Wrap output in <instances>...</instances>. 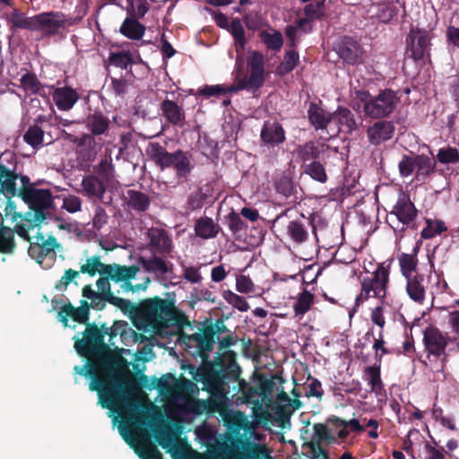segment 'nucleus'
<instances>
[{"instance_id":"1","label":"nucleus","mask_w":459,"mask_h":459,"mask_svg":"<svg viewBox=\"0 0 459 459\" xmlns=\"http://www.w3.org/2000/svg\"><path fill=\"white\" fill-rule=\"evenodd\" d=\"M82 334V338L79 333L74 336V348L81 357L87 359V362L82 367L75 366V373L91 378L90 390L98 392L99 402L103 408L124 411L134 423L143 425L144 420L150 418L149 408L144 411L119 379L100 377L101 372L109 371L112 368L111 349L103 339L101 329L95 323L87 324Z\"/></svg>"},{"instance_id":"2","label":"nucleus","mask_w":459,"mask_h":459,"mask_svg":"<svg viewBox=\"0 0 459 459\" xmlns=\"http://www.w3.org/2000/svg\"><path fill=\"white\" fill-rule=\"evenodd\" d=\"M20 196L29 207L22 217V222L15 225L16 233L24 240H30L29 230L39 226L54 208V199L50 190L33 186L28 176L21 178Z\"/></svg>"},{"instance_id":"3","label":"nucleus","mask_w":459,"mask_h":459,"mask_svg":"<svg viewBox=\"0 0 459 459\" xmlns=\"http://www.w3.org/2000/svg\"><path fill=\"white\" fill-rule=\"evenodd\" d=\"M124 313H128L134 325L139 330L158 332L167 327L174 319L177 312L173 301L163 299L158 296L143 300L140 304L129 301Z\"/></svg>"},{"instance_id":"4","label":"nucleus","mask_w":459,"mask_h":459,"mask_svg":"<svg viewBox=\"0 0 459 459\" xmlns=\"http://www.w3.org/2000/svg\"><path fill=\"white\" fill-rule=\"evenodd\" d=\"M247 65L250 68L249 76L244 71L243 65L237 59L235 80L230 86L205 85L198 91V94L206 98L227 93L237 92L244 90L257 91L264 82V57L258 51H253L247 59Z\"/></svg>"},{"instance_id":"5","label":"nucleus","mask_w":459,"mask_h":459,"mask_svg":"<svg viewBox=\"0 0 459 459\" xmlns=\"http://www.w3.org/2000/svg\"><path fill=\"white\" fill-rule=\"evenodd\" d=\"M271 413L263 408L259 401L252 409V420L240 411H234L224 416V425L230 436L254 437V440L262 441L264 435L256 432L259 426L271 420Z\"/></svg>"},{"instance_id":"6","label":"nucleus","mask_w":459,"mask_h":459,"mask_svg":"<svg viewBox=\"0 0 459 459\" xmlns=\"http://www.w3.org/2000/svg\"><path fill=\"white\" fill-rule=\"evenodd\" d=\"M225 332H229V329L222 318H218L215 322L210 320L199 328L198 333L183 336L185 350L192 357L206 361L212 351L216 337Z\"/></svg>"},{"instance_id":"7","label":"nucleus","mask_w":459,"mask_h":459,"mask_svg":"<svg viewBox=\"0 0 459 459\" xmlns=\"http://www.w3.org/2000/svg\"><path fill=\"white\" fill-rule=\"evenodd\" d=\"M145 152L149 160L161 171L173 168L178 179L186 181L194 168L186 152L179 149L174 152H169L157 142L149 143Z\"/></svg>"},{"instance_id":"8","label":"nucleus","mask_w":459,"mask_h":459,"mask_svg":"<svg viewBox=\"0 0 459 459\" xmlns=\"http://www.w3.org/2000/svg\"><path fill=\"white\" fill-rule=\"evenodd\" d=\"M357 96L364 104L363 111L365 116L372 119L389 117L400 102V97L397 92L391 89L382 90L375 96H372L367 91H358Z\"/></svg>"},{"instance_id":"9","label":"nucleus","mask_w":459,"mask_h":459,"mask_svg":"<svg viewBox=\"0 0 459 459\" xmlns=\"http://www.w3.org/2000/svg\"><path fill=\"white\" fill-rule=\"evenodd\" d=\"M422 342L428 359L434 357L436 359H441L445 363L451 353L459 352L455 348V340L437 326L429 325L423 330Z\"/></svg>"},{"instance_id":"10","label":"nucleus","mask_w":459,"mask_h":459,"mask_svg":"<svg viewBox=\"0 0 459 459\" xmlns=\"http://www.w3.org/2000/svg\"><path fill=\"white\" fill-rule=\"evenodd\" d=\"M389 274V267L381 264L370 276L363 277L360 280V293L355 299V306H359L370 298L377 299L380 303L385 304Z\"/></svg>"},{"instance_id":"11","label":"nucleus","mask_w":459,"mask_h":459,"mask_svg":"<svg viewBox=\"0 0 459 459\" xmlns=\"http://www.w3.org/2000/svg\"><path fill=\"white\" fill-rule=\"evenodd\" d=\"M159 445L166 449L172 459H226L232 454V448L226 443L219 446L216 455L208 453H200L194 450L189 445H175L172 438L167 434H160L156 437Z\"/></svg>"},{"instance_id":"12","label":"nucleus","mask_w":459,"mask_h":459,"mask_svg":"<svg viewBox=\"0 0 459 459\" xmlns=\"http://www.w3.org/2000/svg\"><path fill=\"white\" fill-rule=\"evenodd\" d=\"M418 210L410 196L401 193L396 204L387 216V222L394 230L397 238H402L408 228L414 229V221L418 216Z\"/></svg>"},{"instance_id":"13","label":"nucleus","mask_w":459,"mask_h":459,"mask_svg":"<svg viewBox=\"0 0 459 459\" xmlns=\"http://www.w3.org/2000/svg\"><path fill=\"white\" fill-rule=\"evenodd\" d=\"M17 160L13 153H3L0 156V194L6 197H13L20 192L16 180L21 181L24 175L17 172Z\"/></svg>"},{"instance_id":"14","label":"nucleus","mask_w":459,"mask_h":459,"mask_svg":"<svg viewBox=\"0 0 459 459\" xmlns=\"http://www.w3.org/2000/svg\"><path fill=\"white\" fill-rule=\"evenodd\" d=\"M76 20L66 17L62 12L41 13L34 15L35 30H42L46 36H54L58 34L61 29L75 24Z\"/></svg>"},{"instance_id":"15","label":"nucleus","mask_w":459,"mask_h":459,"mask_svg":"<svg viewBox=\"0 0 459 459\" xmlns=\"http://www.w3.org/2000/svg\"><path fill=\"white\" fill-rule=\"evenodd\" d=\"M239 377V368H221L209 371L204 379L208 391L215 395L224 396L228 394L230 379L237 380Z\"/></svg>"},{"instance_id":"16","label":"nucleus","mask_w":459,"mask_h":459,"mask_svg":"<svg viewBox=\"0 0 459 459\" xmlns=\"http://www.w3.org/2000/svg\"><path fill=\"white\" fill-rule=\"evenodd\" d=\"M430 38L429 32L419 28H411L406 37V56L414 61L422 60L429 56Z\"/></svg>"},{"instance_id":"17","label":"nucleus","mask_w":459,"mask_h":459,"mask_svg":"<svg viewBox=\"0 0 459 459\" xmlns=\"http://www.w3.org/2000/svg\"><path fill=\"white\" fill-rule=\"evenodd\" d=\"M27 241L30 242L28 255L39 264H41L48 256L55 259V250L60 247V244L54 236H49L48 238H45V236L41 232H38L37 235L34 236L33 240L30 237V240Z\"/></svg>"},{"instance_id":"18","label":"nucleus","mask_w":459,"mask_h":459,"mask_svg":"<svg viewBox=\"0 0 459 459\" xmlns=\"http://www.w3.org/2000/svg\"><path fill=\"white\" fill-rule=\"evenodd\" d=\"M241 450L236 455L235 459H273L271 450L265 444L252 441L254 437L232 436Z\"/></svg>"},{"instance_id":"19","label":"nucleus","mask_w":459,"mask_h":459,"mask_svg":"<svg viewBox=\"0 0 459 459\" xmlns=\"http://www.w3.org/2000/svg\"><path fill=\"white\" fill-rule=\"evenodd\" d=\"M395 127L392 121L377 119L367 129V137L371 145L378 146L389 141L394 134Z\"/></svg>"},{"instance_id":"20","label":"nucleus","mask_w":459,"mask_h":459,"mask_svg":"<svg viewBox=\"0 0 459 459\" xmlns=\"http://www.w3.org/2000/svg\"><path fill=\"white\" fill-rule=\"evenodd\" d=\"M339 56L347 64L355 65L361 61L362 48L351 37H343L337 46Z\"/></svg>"},{"instance_id":"21","label":"nucleus","mask_w":459,"mask_h":459,"mask_svg":"<svg viewBox=\"0 0 459 459\" xmlns=\"http://www.w3.org/2000/svg\"><path fill=\"white\" fill-rule=\"evenodd\" d=\"M83 125L90 134L100 138L108 134L110 121L102 111L94 110L85 117Z\"/></svg>"},{"instance_id":"22","label":"nucleus","mask_w":459,"mask_h":459,"mask_svg":"<svg viewBox=\"0 0 459 459\" xmlns=\"http://www.w3.org/2000/svg\"><path fill=\"white\" fill-rule=\"evenodd\" d=\"M126 209L137 214H143L149 211L152 204L151 196L140 190L128 189L124 195Z\"/></svg>"},{"instance_id":"23","label":"nucleus","mask_w":459,"mask_h":459,"mask_svg":"<svg viewBox=\"0 0 459 459\" xmlns=\"http://www.w3.org/2000/svg\"><path fill=\"white\" fill-rule=\"evenodd\" d=\"M261 142L268 147H276L286 141L285 130L278 122L265 121L260 133Z\"/></svg>"},{"instance_id":"24","label":"nucleus","mask_w":459,"mask_h":459,"mask_svg":"<svg viewBox=\"0 0 459 459\" xmlns=\"http://www.w3.org/2000/svg\"><path fill=\"white\" fill-rule=\"evenodd\" d=\"M161 116L174 126L183 127L186 124V112L177 101L165 99L160 107Z\"/></svg>"},{"instance_id":"25","label":"nucleus","mask_w":459,"mask_h":459,"mask_svg":"<svg viewBox=\"0 0 459 459\" xmlns=\"http://www.w3.org/2000/svg\"><path fill=\"white\" fill-rule=\"evenodd\" d=\"M52 99L60 111H69L79 100L80 95L71 86H63L54 89Z\"/></svg>"},{"instance_id":"26","label":"nucleus","mask_w":459,"mask_h":459,"mask_svg":"<svg viewBox=\"0 0 459 459\" xmlns=\"http://www.w3.org/2000/svg\"><path fill=\"white\" fill-rule=\"evenodd\" d=\"M98 140H100V138L90 133H84L81 136H74L72 142L80 149L83 158L92 160L101 148V143H98Z\"/></svg>"},{"instance_id":"27","label":"nucleus","mask_w":459,"mask_h":459,"mask_svg":"<svg viewBox=\"0 0 459 459\" xmlns=\"http://www.w3.org/2000/svg\"><path fill=\"white\" fill-rule=\"evenodd\" d=\"M363 378L368 382L370 387L369 391L374 393L379 401L386 396L385 385L381 379L380 363L365 368Z\"/></svg>"},{"instance_id":"28","label":"nucleus","mask_w":459,"mask_h":459,"mask_svg":"<svg viewBox=\"0 0 459 459\" xmlns=\"http://www.w3.org/2000/svg\"><path fill=\"white\" fill-rule=\"evenodd\" d=\"M307 118L316 130L326 129L333 120V114L324 109L319 103L310 102L307 109Z\"/></svg>"},{"instance_id":"29","label":"nucleus","mask_w":459,"mask_h":459,"mask_svg":"<svg viewBox=\"0 0 459 459\" xmlns=\"http://www.w3.org/2000/svg\"><path fill=\"white\" fill-rule=\"evenodd\" d=\"M147 236L150 239V246L161 254H169L172 249V241L167 231L163 229L151 228Z\"/></svg>"},{"instance_id":"30","label":"nucleus","mask_w":459,"mask_h":459,"mask_svg":"<svg viewBox=\"0 0 459 459\" xmlns=\"http://www.w3.org/2000/svg\"><path fill=\"white\" fill-rule=\"evenodd\" d=\"M324 144H319L314 141H308L296 147V153L302 161L303 167L313 160H317L324 152Z\"/></svg>"},{"instance_id":"31","label":"nucleus","mask_w":459,"mask_h":459,"mask_svg":"<svg viewBox=\"0 0 459 459\" xmlns=\"http://www.w3.org/2000/svg\"><path fill=\"white\" fill-rule=\"evenodd\" d=\"M406 279V291L410 299L414 302L422 304L425 300V285H424V275L421 273H416L412 276H409Z\"/></svg>"},{"instance_id":"32","label":"nucleus","mask_w":459,"mask_h":459,"mask_svg":"<svg viewBox=\"0 0 459 459\" xmlns=\"http://www.w3.org/2000/svg\"><path fill=\"white\" fill-rule=\"evenodd\" d=\"M98 287V293L104 295L108 303L118 307L121 311H126L129 306V300L122 298L116 297L111 291V285L109 279L100 277L96 281Z\"/></svg>"},{"instance_id":"33","label":"nucleus","mask_w":459,"mask_h":459,"mask_svg":"<svg viewBox=\"0 0 459 459\" xmlns=\"http://www.w3.org/2000/svg\"><path fill=\"white\" fill-rule=\"evenodd\" d=\"M333 119L336 121L340 130L346 134H351L358 128L354 114L347 108L339 107L333 113Z\"/></svg>"},{"instance_id":"34","label":"nucleus","mask_w":459,"mask_h":459,"mask_svg":"<svg viewBox=\"0 0 459 459\" xmlns=\"http://www.w3.org/2000/svg\"><path fill=\"white\" fill-rule=\"evenodd\" d=\"M82 187L87 196L96 197L99 200H102L106 193L105 182L94 175L84 177L82 181Z\"/></svg>"},{"instance_id":"35","label":"nucleus","mask_w":459,"mask_h":459,"mask_svg":"<svg viewBox=\"0 0 459 459\" xmlns=\"http://www.w3.org/2000/svg\"><path fill=\"white\" fill-rule=\"evenodd\" d=\"M305 217L289 221L286 226L287 236L295 243L301 244L307 240V227L305 224Z\"/></svg>"},{"instance_id":"36","label":"nucleus","mask_w":459,"mask_h":459,"mask_svg":"<svg viewBox=\"0 0 459 459\" xmlns=\"http://www.w3.org/2000/svg\"><path fill=\"white\" fill-rule=\"evenodd\" d=\"M146 30V27L141 23L137 19L134 18H126L122 22L119 32L132 40H139L141 39Z\"/></svg>"},{"instance_id":"37","label":"nucleus","mask_w":459,"mask_h":459,"mask_svg":"<svg viewBox=\"0 0 459 459\" xmlns=\"http://www.w3.org/2000/svg\"><path fill=\"white\" fill-rule=\"evenodd\" d=\"M220 230V225L210 217H201L195 223V234L204 239L215 238Z\"/></svg>"},{"instance_id":"38","label":"nucleus","mask_w":459,"mask_h":459,"mask_svg":"<svg viewBox=\"0 0 459 459\" xmlns=\"http://www.w3.org/2000/svg\"><path fill=\"white\" fill-rule=\"evenodd\" d=\"M7 22L13 30L17 29L35 30L36 28L34 26V16L28 17L17 8H13L9 13Z\"/></svg>"},{"instance_id":"39","label":"nucleus","mask_w":459,"mask_h":459,"mask_svg":"<svg viewBox=\"0 0 459 459\" xmlns=\"http://www.w3.org/2000/svg\"><path fill=\"white\" fill-rule=\"evenodd\" d=\"M15 227L11 229L4 225L3 216L0 212V254H12L16 243L14 240Z\"/></svg>"},{"instance_id":"40","label":"nucleus","mask_w":459,"mask_h":459,"mask_svg":"<svg viewBox=\"0 0 459 459\" xmlns=\"http://www.w3.org/2000/svg\"><path fill=\"white\" fill-rule=\"evenodd\" d=\"M419 252V247L416 246L411 254L402 253L398 256V262L402 275L404 278H409V276L414 275L413 273L416 272L418 266V258L417 255Z\"/></svg>"},{"instance_id":"41","label":"nucleus","mask_w":459,"mask_h":459,"mask_svg":"<svg viewBox=\"0 0 459 459\" xmlns=\"http://www.w3.org/2000/svg\"><path fill=\"white\" fill-rule=\"evenodd\" d=\"M299 63V53L295 49L286 50L283 61L277 65L275 73L280 76H285L293 71Z\"/></svg>"},{"instance_id":"42","label":"nucleus","mask_w":459,"mask_h":459,"mask_svg":"<svg viewBox=\"0 0 459 459\" xmlns=\"http://www.w3.org/2000/svg\"><path fill=\"white\" fill-rule=\"evenodd\" d=\"M140 264L148 273L166 274L170 271L166 261L156 255L149 259L141 257Z\"/></svg>"},{"instance_id":"43","label":"nucleus","mask_w":459,"mask_h":459,"mask_svg":"<svg viewBox=\"0 0 459 459\" xmlns=\"http://www.w3.org/2000/svg\"><path fill=\"white\" fill-rule=\"evenodd\" d=\"M139 379L143 385L147 386L149 388L154 387L158 389L160 392H173V385L171 382H173L174 384L176 380L175 377L171 373H168L160 378H155L153 380V382H155V385H153L152 386L148 385L149 377L146 375H141Z\"/></svg>"},{"instance_id":"44","label":"nucleus","mask_w":459,"mask_h":459,"mask_svg":"<svg viewBox=\"0 0 459 459\" xmlns=\"http://www.w3.org/2000/svg\"><path fill=\"white\" fill-rule=\"evenodd\" d=\"M314 304V295L308 290H304L299 294L297 301L293 306L295 316H303Z\"/></svg>"},{"instance_id":"45","label":"nucleus","mask_w":459,"mask_h":459,"mask_svg":"<svg viewBox=\"0 0 459 459\" xmlns=\"http://www.w3.org/2000/svg\"><path fill=\"white\" fill-rule=\"evenodd\" d=\"M303 170L305 174L319 183H325L328 179L324 165L318 160H313L306 164Z\"/></svg>"},{"instance_id":"46","label":"nucleus","mask_w":459,"mask_h":459,"mask_svg":"<svg viewBox=\"0 0 459 459\" xmlns=\"http://www.w3.org/2000/svg\"><path fill=\"white\" fill-rule=\"evenodd\" d=\"M447 230L445 222L440 220L426 219V227L421 230V238L430 239Z\"/></svg>"},{"instance_id":"47","label":"nucleus","mask_w":459,"mask_h":459,"mask_svg":"<svg viewBox=\"0 0 459 459\" xmlns=\"http://www.w3.org/2000/svg\"><path fill=\"white\" fill-rule=\"evenodd\" d=\"M259 37L268 49L280 51L283 45L282 34L278 30H274L273 33L263 30L260 32Z\"/></svg>"},{"instance_id":"48","label":"nucleus","mask_w":459,"mask_h":459,"mask_svg":"<svg viewBox=\"0 0 459 459\" xmlns=\"http://www.w3.org/2000/svg\"><path fill=\"white\" fill-rule=\"evenodd\" d=\"M230 33L235 40L237 52L243 51L247 41L245 30L239 19H233L230 22Z\"/></svg>"},{"instance_id":"49","label":"nucleus","mask_w":459,"mask_h":459,"mask_svg":"<svg viewBox=\"0 0 459 459\" xmlns=\"http://www.w3.org/2000/svg\"><path fill=\"white\" fill-rule=\"evenodd\" d=\"M108 62L116 67L126 70L134 64V59L130 51H118L109 53Z\"/></svg>"},{"instance_id":"50","label":"nucleus","mask_w":459,"mask_h":459,"mask_svg":"<svg viewBox=\"0 0 459 459\" xmlns=\"http://www.w3.org/2000/svg\"><path fill=\"white\" fill-rule=\"evenodd\" d=\"M44 131L37 124L30 126L23 135L26 143L33 148H37L43 143Z\"/></svg>"},{"instance_id":"51","label":"nucleus","mask_w":459,"mask_h":459,"mask_svg":"<svg viewBox=\"0 0 459 459\" xmlns=\"http://www.w3.org/2000/svg\"><path fill=\"white\" fill-rule=\"evenodd\" d=\"M302 407L299 399H293L289 403H278L275 409V414L282 420H288L290 415Z\"/></svg>"},{"instance_id":"52","label":"nucleus","mask_w":459,"mask_h":459,"mask_svg":"<svg viewBox=\"0 0 459 459\" xmlns=\"http://www.w3.org/2000/svg\"><path fill=\"white\" fill-rule=\"evenodd\" d=\"M94 172L97 174V177L103 182H110L114 178L115 172L111 159L109 160L108 159L101 160L94 168Z\"/></svg>"},{"instance_id":"53","label":"nucleus","mask_w":459,"mask_h":459,"mask_svg":"<svg viewBox=\"0 0 459 459\" xmlns=\"http://www.w3.org/2000/svg\"><path fill=\"white\" fill-rule=\"evenodd\" d=\"M126 325V323H124L122 321H115L113 325L107 326L106 324H102L99 329H101V333L103 335V339L105 340V336H108V345L113 346L115 345L114 339L118 335L122 334L125 332V326Z\"/></svg>"},{"instance_id":"54","label":"nucleus","mask_w":459,"mask_h":459,"mask_svg":"<svg viewBox=\"0 0 459 459\" xmlns=\"http://www.w3.org/2000/svg\"><path fill=\"white\" fill-rule=\"evenodd\" d=\"M127 13L134 19H143L150 10V4L146 0H127Z\"/></svg>"},{"instance_id":"55","label":"nucleus","mask_w":459,"mask_h":459,"mask_svg":"<svg viewBox=\"0 0 459 459\" xmlns=\"http://www.w3.org/2000/svg\"><path fill=\"white\" fill-rule=\"evenodd\" d=\"M139 268L136 265L124 266L115 264L113 280L116 282L130 281L134 278Z\"/></svg>"},{"instance_id":"56","label":"nucleus","mask_w":459,"mask_h":459,"mask_svg":"<svg viewBox=\"0 0 459 459\" xmlns=\"http://www.w3.org/2000/svg\"><path fill=\"white\" fill-rule=\"evenodd\" d=\"M194 387L195 384L191 380L182 377L175 380L173 394L179 398H185L192 394Z\"/></svg>"},{"instance_id":"57","label":"nucleus","mask_w":459,"mask_h":459,"mask_svg":"<svg viewBox=\"0 0 459 459\" xmlns=\"http://www.w3.org/2000/svg\"><path fill=\"white\" fill-rule=\"evenodd\" d=\"M436 162L427 155H416V169L418 175L429 176L434 172Z\"/></svg>"},{"instance_id":"58","label":"nucleus","mask_w":459,"mask_h":459,"mask_svg":"<svg viewBox=\"0 0 459 459\" xmlns=\"http://www.w3.org/2000/svg\"><path fill=\"white\" fill-rule=\"evenodd\" d=\"M222 297L229 304L241 312H246L249 309V304L247 302L245 298L230 290H223Z\"/></svg>"},{"instance_id":"59","label":"nucleus","mask_w":459,"mask_h":459,"mask_svg":"<svg viewBox=\"0 0 459 459\" xmlns=\"http://www.w3.org/2000/svg\"><path fill=\"white\" fill-rule=\"evenodd\" d=\"M62 312L69 316L74 321L79 324H84L85 326H87V324H91L89 322L90 316L84 313L80 307H74L71 303L63 306Z\"/></svg>"},{"instance_id":"60","label":"nucleus","mask_w":459,"mask_h":459,"mask_svg":"<svg viewBox=\"0 0 459 459\" xmlns=\"http://www.w3.org/2000/svg\"><path fill=\"white\" fill-rule=\"evenodd\" d=\"M274 379H278L279 383L281 385L285 380L282 377L279 375L273 376L272 378H267L264 376H260L259 377V384H258V389L260 393V396H266L273 393V391L275 388L276 383L274 382Z\"/></svg>"},{"instance_id":"61","label":"nucleus","mask_w":459,"mask_h":459,"mask_svg":"<svg viewBox=\"0 0 459 459\" xmlns=\"http://www.w3.org/2000/svg\"><path fill=\"white\" fill-rule=\"evenodd\" d=\"M328 422L333 425L336 428H351V429L354 432H363L365 430V427L362 426L359 420L351 419L350 420H342L339 417L333 416L328 419Z\"/></svg>"},{"instance_id":"62","label":"nucleus","mask_w":459,"mask_h":459,"mask_svg":"<svg viewBox=\"0 0 459 459\" xmlns=\"http://www.w3.org/2000/svg\"><path fill=\"white\" fill-rule=\"evenodd\" d=\"M206 194L203 192L201 187H198L195 191L192 192L186 201V208L190 211H195L201 209L206 199Z\"/></svg>"},{"instance_id":"63","label":"nucleus","mask_w":459,"mask_h":459,"mask_svg":"<svg viewBox=\"0 0 459 459\" xmlns=\"http://www.w3.org/2000/svg\"><path fill=\"white\" fill-rule=\"evenodd\" d=\"M416 169V155L409 156L403 155L401 160L398 164V169L401 177L407 178L412 174L414 169Z\"/></svg>"},{"instance_id":"64","label":"nucleus","mask_w":459,"mask_h":459,"mask_svg":"<svg viewBox=\"0 0 459 459\" xmlns=\"http://www.w3.org/2000/svg\"><path fill=\"white\" fill-rule=\"evenodd\" d=\"M437 158L440 163H456L459 160V152L456 148L447 147L439 149Z\"/></svg>"}]
</instances>
